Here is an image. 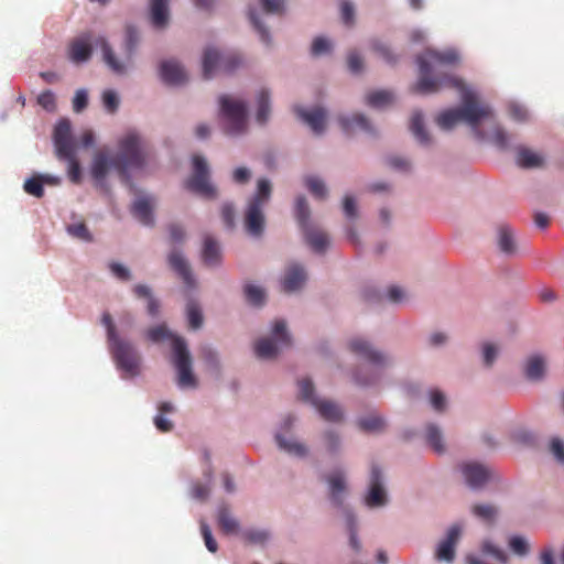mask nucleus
Wrapping results in <instances>:
<instances>
[{"label":"nucleus","mask_w":564,"mask_h":564,"mask_svg":"<svg viewBox=\"0 0 564 564\" xmlns=\"http://www.w3.org/2000/svg\"><path fill=\"white\" fill-rule=\"evenodd\" d=\"M459 61V55L454 50L437 52L427 50L419 55V80L411 87L414 94L430 95L440 91L443 88H455L462 93V106L448 109L438 115L436 122L443 130H451L458 122L468 123L478 134V124L481 120L489 119L492 111L489 106L478 101L476 94L466 88L464 82L453 75L444 72L443 75L432 77V70L438 66H453Z\"/></svg>","instance_id":"obj_1"},{"label":"nucleus","mask_w":564,"mask_h":564,"mask_svg":"<svg viewBox=\"0 0 564 564\" xmlns=\"http://www.w3.org/2000/svg\"><path fill=\"white\" fill-rule=\"evenodd\" d=\"M148 155L140 137L135 132H129L119 141V153L115 158H109L104 151L95 154L91 175L97 182L102 183L109 169L113 167L121 178L128 182V170L142 167Z\"/></svg>","instance_id":"obj_2"},{"label":"nucleus","mask_w":564,"mask_h":564,"mask_svg":"<svg viewBox=\"0 0 564 564\" xmlns=\"http://www.w3.org/2000/svg\"><path fill=\"white\" fill-rule=\"evenodd\" d=\"M147 336L152 343H160L165 339L172 341L173 365L177 371V384L181 388H196L197 380L192 370V358L186 341L182 337L172 334L163 324L149 328Z\"/></svg>","instance_id":"obj_3"},{"label":"nucleus","mask_w":564,"mask_h":564,"mask_svg":"<svg viewBox=\"0 0 564 564\" xmlns=\"http://www.w3.org/2000/svg\"><path fill=\"white\" fill-rule=\"evenodd\" d=\"M139 41L140 36L138 30L132 25H127L124 39V61L117 59L111 46L102 36H99L95 40V46L100 48L102 53V59L107 66L113 73L121 75L126 73L127 65L131 62Z\"/></svg>","instance_id":"obj_4"},{"label":"nucleus","mask_w":564,"mask_h":564,"mask_svg":"<svg viewBox=\"0 0 564 564\" xmlns=\"http://www.w3.org/2000/svg\"><path fill=\"white\" fill-rule=\"evenodd\" d=\"M271 196V183L265 178L258 181L256 194L248 203L245 225L247 231L252 236H260L264 228L263 207Z\"/></svg>","instance_id":"obj_5"},{"label":"nucleus","mask_w":564,"mask_h":564,"mask_svg":"<svg viewBox=\"0 0 564 564\" xmlns=\"http://www.w3.org/2000/svg\"><path fill=\"white\" fill-rule=\"evenodd\" d=\"M272 337L261 338L254 344V352L258 358H275L281 349L291 346V337L284 321H276L274 323Z\"/></svg>","instance_id":"obj_6"},{"label":"nucleus","mask_w":564,"mask_h":564,"mask_svg":"<svg viewBox=\"0 0 564 564\" xmlns=\"http://www.w3.org/2000/svg\"><path fill=\"white\" fill-rule=\"evenodd\" d=\"M219 104L220 113L227 121L226 132L229 134L243 132L247 126L246 104L229 96H220Z\"/></svg>","instance_id":"obj_7"},{"label":"nucleus","mask_w":564,"mask_h":564,"mask_svg":"<svg viewBox=\"0 0 564 564\" xmlns=\"http://www.w3.org/2000/svg\"><path fill=\"white\" fill-rule=\"evenodd\" d=\"M109 344L117 367L129 377L137 376L140 370V356L134 346L119 337Z\"/></svg>","instance_id":"obj_8"},{"label":"nucleus","mask_w":564,"mask_h":564,"mask_svg":"<svg viewBox=\"0 0 564 564\" xmlns=\"http://www.w3.org/2000/svg\"><path fill=\"white\" fill-rule=\"evenodd\" d=\"M241 58L234 53L220 54L214 47H207L203 56V75L205 79L213 77L216 70L231 73L241 65Z\"/></svg>","instance_id":"obj_9"},{"label":"nucleus","mask_w":564,"mask_h":564,"mask_svg":"<svg viewBox=\"0 0 564 564\" xmlns=\"http://www.w3.org/2000/svg\"><path fill=\"white\" fill-rule=\"evenodd\" d=\"M186 187L204 198L213 199L217 196L216 187L209 183L208 166L204 158H193V174L187 180Z\"/></svg>","instance_id":"obj_10"},{"label":"nucleus","mask_w":564,"mask_h":564,"mask_svg":"<svg viewBox=\"0 0 564 564\" xmlns=\"http://www.w3.org/2000/svg\"><path fill=\"white\" fill-rule=\"evenodd\" d=\"M54 144L58 158H72L75 152V145L72 138L70 122L67 119L58 121L54 129Z\"/></svg>","instance_id":"obj_11"},{"label":"nucleus","mask_w":564,"mask_h":564,"mask_svg":"<svg viewBox=\"0 0 564 564\" xmlns=\"http://www.w3.org/2000/svg\"><path fill=\"white\" fill-rule=\"evenodd\" d=\"M350 350L361 357L375 367L382 368L387 366L388 358L377 350L369 341L362 338H354L349 343Z\"/></svg>","instance_id":"obj_12"},{"label":"nucleus","mask_w":564,"mask_h":564,"mask_svg":"<svg viewBox=\"0 0 564 564\" xmlns=\"http://www.w3.org/2000/svg\"><path fill=\"white\" fill-rule=\"evenodd\" d=\"M387 496L382 486V473L376 465L371 467L370 488L366 497V505L370 508L381 507L386 505Z\"/></svg>","instance_id":"obj_13"},{"label":"nucleus","mask_w":564,"mask_h":564,"mask_svg":"<svg viewBox=\"0 0 564 564\" xmlns=\"http://www.w3.org/2000/svg\"><path fill=\"white\" fill-rule=\"evenodd\" d=\"M93 35L87 32L74 39L68 46V56L74 63H83L90 58Z\"/></svg>","instance_id":"obj_14"},{"label":"nucleus","mask_w":564,"mask_h":564,"mask_svg":"<svg viewBox=\"0 0 564 564\" xmlns=\"http://www.w3.org/2000/svg\"><path fill=\"white\" fill-rule=\"evenodd\" d=\"M462 528L458 524L452 525L446 538L438 544L436 558L438 561L452 562L455 557V545L459 540Z\"/></svg>","instance_id":"obj_15"},{"label":"nucleus","mask_w":564,"mask_h":564,"mask_svg":"<svg viewBox=\"0 0 564 564\" xmlns=\"http://www.w3.org/2000/svg\"><path fill=\"white\" fill-rule=\"evenodd\" d=\"M297 117L304 121L316 134L324 132L326 127V111L325 109L317 107L312 110H305L301 107L294 108Z\"/></svg>","instance_id":"obj_16"},{"label":"nucleus","mask_w":564,"mask_h":564,"mask_svg":"<svg viewBox=\"0 0 564 564\" xmlns=\"http://www.w3.org/2000/svg\"><path fill=\"white\" fill-rule=\"evenodd\" d=\"M462 473L466 482L471 488L484 486L490 477L489 468L478 463L464 464L462 466Z\"/></svg>","instance_id":"obj_17"},{"label":"nucleus","mask_w":564,"mask_h":564,"mask_svg":"<svg viewBox=\"0 0 564 564\" xmlns=\"http://www.w3.org/2000/svg\"><path fill=\"white\" fill-rule=\"evenodd\" d=\"M325 480L328 484L330 501L336 507H340L347 488L344 473L341 470H334L326 476Z\"/></svg>","instance_id":"obj_18"},{"label":"nucleus","mask_w":564,"mask_h":564,"mask_svg":"<svg viewBox=\"0 0 564 564\" xmlns=\"http://www.w3.org/2000/svg\"><path fill=\"white\" fill-rule=\"evenodd\" d=\"M304 235L305 242L314 252L323 253L329 245L328 235L315 227L313 224L301 229Z\"/></svg>","instance_id":"obj_19"},{"label":"nucleus","mask_w":564,"mask_h":564,"mask_svg":"<svg viewBox=\"0 0 564 564\" xmlns=\"http://www.w3.org/2000/svg\"><path fill=\"white\" fill-rule=\"evenodd\" d=\"M160 75L169 85H182L187 80L184 68L175 61H164L160 66Z\"/></svg>","instance_id":"obj_20"},{"label":"nucleus","mask_w":564,"mask_h":564,"mask_svg":"<svg viewBox=\"0 0 564 564\" xmlns=\"http://www.w3.org/2000/svg\"><path fill=\"white\" fill-rule=\"evenodd\" d=\"M167 260L171 269L182 278L187 286L193 288L195 285V281L189 264L183 254L174 250L169 254Z\"/></svg>","instance_id":"obj_21"},{"label":"nucleus","mask_w":564,"mask_h":564,"mask_svg":"<svg viewBox=\"0 0 564 564\" xmlns=\"http://www.w3.org/2000/svg\"><path fill=\"white\" fill-rule=\"evenodd\" d=\"M306 281V273L304 269L299 264L291 265L284 275L282 281L283 291L291 293L297 291Z\"/></svg>","instance_id":"obj_22"},{"label":"nucleus","mask_w":564,"mask_h":564,"mask_svg":"<svg viewBox=\"0 0 564 564\" xmlns=\"http://www.w3.org/2000/svg\"><path fill=\"white\" fill-rule=\"evenodd\" d=\"M517 164L522 169H538L544 165L542 154L525 147H519L516 156Z\"/></svg>","instance_id":"obj_23"},{"label":"nucleus","mask_w":564,"mask_h":564,"mask_svg":"<svg viewBox=\"0 0 564 564\" xmlns=\"http://www.w3.org/2000/svg\"><path fill=\"white\" fill-rule=\"evenodd\" d=\"M339 123L343 131L347 134H351L356 129L362 130L365 132H372V127L368 119L362 115H354L352 117H340Z\"/></svg>","instance_id":"obj_24"},{"label":"nucleus","mask_w":564,"mask_h":564,"mask_svg":"<svg viewBox=\"0 0 564 564\" xmlns=\"http://www.w3.org/2000/svg\"><path fill=\"white\" fill-rule=\"evenodd\" d=\"M203 261L208 267H217L221 261V252L218 242L210 236H206L203 246Z\"/></svg>","instance_id":"obj_25"},{"label":"nucleus","mask_w":564,"mask_h":564,"mask_svg":"<svg viewBox=\"0 0 564 564\" xmlns=\"http://www.w3.org/2000/svg\"><path fill=\"white\" fill-rule=\"evenodd\" d=\"M133 216L143 225L153 224L152 204L149 197H141L137 199L131 208Z\"/></svg>","instance_id":"obj_26"},{"label":"nucleus","mask_w":564,"mask_h":564,"mask_svg":"<svg viewBox=\"0 0 564 564\" xmlns=\"http://www.w3.org/2000/svg\"><path fill=\"white\" fill-rule=\"evenodd\" d=\"M151 21L158 29H163L169 23L167 0H151Z\"/></svg>","instance_id":"obj_27"},{"label":"nucleus","mask_w":564,"mask_h":564,"mask_svg":"<svg viewBox=\"0 0 564 564\" xmlns=\"http://www.w3.org/2000/svg\"><path fill=\"white\" fill-rule=\"evenodd\" d=\"M313 405L319 415L326 421L337 422L343 417L341 409L334 402L327 400H313Z\"/></svg>","instance_id":"obj_28"},{"label":"nucleus","mask_w":564,"mask_h":564,"mask_svg":"<svg viewBox=\"0 0 564 564\" xmlns=\"http://www.w3.org/2000/svg\"><path fill=\"white\" fill-rule=\"evenodd\" d=\"M545 371L544 359L540 356L530 357L524 367V372L530 380H540Z\"/></svg>","instance_id":"obj_29"},{"label":"nucleus","mask_w":564,"mask_h":564,"mask_svg":"<svg viewBox=\"0 0 564 564\" xmlns=\"http://www.w3.org/2000/svg\"><path fill=\"white\" fill-rule=\"evenodd\" d=\"M217 519L219 528L224 533L234 534L238 532L239 523L230 514L229 509L227 507L219 508Z\"/></svg>","instance_id":"obj_30"},{"label":"nucleus","mask_w":564,"mask_h":564,"mask_svg":"<svg viewBox=\"0 0 564 564\" xmlns=\"http://www.w3.org/2000/svg\"><path fill=\"white\" fill-rule=\"evenodd\" d=\"M257 121L264 124L270 116V94L265 89H261L257 96Z\"/></svg>","instance_id":"obj_31"},{"label":"nucleus","mask_w":564,"mask_h":564,"mask_svg":"<svg viewBox=\"0 0 564 564\" xmlns=\"http://www.w3.org/2000/svg\"><path fill=\"white\" fill-rule=\"evenodd\" d=\"M275 440H276L279 447L291 455H294L297 457H304L307 455V452H308L307 447L302 443H299V442L292 441V440H286L285 437L281 436V435H276Z\"/></svg>","instance_id":"obj_32"},{"label":"nucleus","mask_w":564,"mask_h":564,"mask_svg":"<svg viewBox=\"0 0 564 564\" xmlns=\"http://www.w3.org/2000/svg\"><path fill=\"white\" fill-rule=\"evenodd\" d=\"M425 437L429 445L438 454L445 452V444L440 427L435 424H429L425 431Z\"/></svg>","instance_id":"obj_33"},{"label":"nucleus","mask_w":564,"mask_h":564,"mask_svg":"<svg viewBox=\"0 0 564 564\" xmlns=\"http://www.w3.org/2000/svg\"><path fill=\"white\" fill-rule=\"evenodd\" d=\"M295 218L301 227L312 225L310 206L303 196H299L295 202Z\"/></svg>","instance_id":"obj_34"},{"label":"nucleus","mask_w":564,"mask_h":564,"mask_svg":"<svg viewBox=\"0 0 564 564\" xmlns=\"http://www.w3.org/2000/svg\"><path fill=\"white\" fill-rule=\"evenodd\" d=\"M410 129L420 143H422V144L430 143V137H429V133L424 129L423 116L421 112L413 113V116L411 118Z\"/></svg>","instance_id":"obj_35"},{"label":"nucleus","mask_w":564,"mask_h":564,"mask_svg":"<svg viewBox=\"0 0 564 564\" xmlns=\"http://www.w3.org/2000/svg\"><path fill=\"white\" fill-rule=\"evenodd\" d=\"M499 248L502 252L508 254H513L516 252L513 235L508 226H501L499 228Z\"/></svg>","instance_id":"obj_36"},{"label":"nucleus","mask_w":564,"mask_h":564,"mask_svg":"<svg viewBox=\"0 0 564 564\" xmlns=\"http://www.w3.org/2000/svg\"><path fill=\"white\" fill-rule=\"evenodd\" d=\"M475 517L487 523H492L498 514V510L492 505H475L471 508Z\"/></svg>","instance_id":"obj_37"},{"label":"nucleus","mask_w":564,"mask_h":564,"mask_svg":"<svg viewBox=\"0 0 564 564\" xmlns=\"http://www.w3.org/2000/svg\"><path fill=\"white\" fill-rule=\"evenodd\" d=\"M393 101V95L388 90H378L368 94L367 104L375 108H382Z\"/></svg>","instance_id":"obj_38"},{"label":"nucleus","mask_w":564,"mask_h":564,"mask_svg":"<svg viewBox=\"0 0 564 564\" xmlns=\"http://www.w3.org/2000/svg\"><path fill=\"white\" fill-rule=\"evenodd\" d=\"M359 427L366 432H381L386 427L384 420L379 415H369L359 420Z\"/></svg>","instance_id":"obj_39"},{"label":"nucleus","mask_w":564,"mask_h":564,"mask_svg":"<svg viewBox=\"0 0 564 564\" xmlns=\"http://www.w3.org/2000/svg\"><path fill=\"white\" fill-rule=\"evenodd\" d=\"M188 325L192 329H198L203 325V314L198 304L194 301L186 306Z\"/></svg>","instance_id":"obj_40"},{"label":"nucleus","mask_w":564,"mask_h":564,"mask_svg":"<svg viewBox=\"0 0 564 564\" xmlns=\"http://www.w3.org/2000/svg\"><path fill=\"white\" fill-rule=\"evenodd\" d=\"M305 184L314 197L318 199L326 198L327 188L322 180L315 176H308L305 178Z\"/></svg>","instance_id":"obj_41"},{"label":"nucleus","mask_w":564,"mask_h":564,"mask_svg":"<svg viewBox=\"0 0 564 564\" xmlns=\"http://www.w3.org/2000/svg\"><path fill=\"white\" fill-rule=\"evenodd\" d=\"M245 295L247 301L254 306H261L265 301L264 291L253 284H247L245 286Z\"/></svg>","instance_id":"obj_42"},{"label":"nucleus","mask_w":564,"mask_h":564,"mask_svg":"<svg viewBox=\"0 0 564 564\" xmlns=\"http://www.w3.org/2000/svg\"><path fill=\"white\" fill-rule=\"evenodd\" d=\"M70 236L83 241H91L93 237L85 223H76L67 226Z\"/></svg>","instance_id":"obj_43"},{"label":"nucleus","mask_w":564,"mask_h":564,"mask_svg":"<svg viewBox=\"0 0 564 564\" xmlns=\"http://www.w3.org/2000/svg\"><path fill=\"white\" fill-rule=\"evenodd\" d=\"M23 188L28 194L37 198H41L44 195L43 180L41 176L26 180Z\"/></svg>","instance_id":"obj_44"},{"label":"nucleus","mask_w":564,"mask_h":564,"mask_svg":"<svg viewBox=\"0 0 564 564\" xmlns=\"http://www.w3.org/2000/svg\"><path fill=\"white\" fill-rule=\"evenodd\" d=\"M61 159L68 162L69 180L73 183L78 184L82 180V171H80L79 162L76 159L75 152L72 153V158H61Z\"/></svg>","instance_id":"obj_45"},{"label":"nucleus","mask_w":564,"mask_h":564,"mask_svg":"<svg viewBox=\"0 0 564 564\" xmlns=\"http://www.w3.org/2000/svg\"><path fill=\"white\" fill-rule=\"evenodd\" d=\"M262 9L268 14H282L285 9V0H259Z\"/></svg>","instance_id":"obj_46"},{"label":"nucleus","mask_w":564,"mask_h":564,"mask_svg":"<svg viewBox=\"0 0 564 564\" xmlns=\"http://www.w3.org/2000/svg\"><path fill=\"white\" fill-rule=\"evenodd\" d=\"M299 388H300V395L301 399L311 402L313 404V400H318L314 395V386L313 382L310 379H303L299 381Z\"/></svg>","instance_id":"obj_47"},{"label":"nucleus","mask_w":564,"mask_h":564,"mask_svg":"<svg viewBox=\"0 0 564 564\" xmlns=\"http://www.w3.org/2000/svg\"><path fill=\"white\" fill-rule=\"evenodd\" d=\"M37 104L46 111H54L56 109V99L52 90H44L37 97Z\"/></svg>","instance_id":"obj_48"},{"label":"nucleus","mask_w":564,"mask_h":564,"mask_svg":"<svg viewBox=\"0 0 564 564\" xmlns=\"http://www.w3.org/2000/svg\"><path fill=\"white\" fill-rule=\"evenodd\" d=\"M347 517V527H348V530H349V543H350V546L355 550V551H359L360 550V543L357 539V531H356V519L354 517V514L351 512H347L346 514Z\"/></svg>","instance_id":"obj_49"},{"label":"nucleus","mask_w":564,"mask_h":564,"mask_svg":"<svg viewBox=\"0 0 564 564\" xmlns=\"http://www.w3.org/2000/svg\"><path fill=\"white\" fill-rule=\"evenodd\" d=\"M341 20L346 25H352L355 21V8L348 0L340 2Z\"/></svg>","instance_id":"obj_50"},{"label":"nucleus","mask_w":564,"mask_h":564,"mask_svg":"<svg viewBox=\"0 0 564 564\" xmlns=\"http://www.w3.org/2000/svg\"><path fill=\"white\" fill-rule=\"evenodd\" d=\"M200 532L205 542L207 550L212 553H215L218 550V545L216 540L213 536L212 530L205 522L200 523Z\"/></svg>","instance_id":"obj_51"},{"label":"nucleus","mask_w":564,"mask_h":564,"mask_svg":"<svg viewBox=\"0 0 564 564\" xmlns=\"http://www.w3.org/2000/svg\"><path fill=\"white\" fill-rule=\"evenodd\" d=\"M249 19L253 25V28L257 30V32L259 33L261 40L269 44L270 42V34H269V31L265 29V26L261 23V21L259 20V18L257 17L256 12L253 10H250L249 11Z\"/></svg>","instance_id":"obj_52"},{"label":"nucleus","mask_w":564,"mask_h":564,"mask_svg":"<svg viewBox=\"0 0 564 564\" xmlns=\"http://www.w3.org/2000/svg\"><path fill=\"white\" fill-rule=\"evenodd\" d=\"M372 47L387 63L394 64L397 62V57L384 43L375 41Z\"/></svg>","instance_id":"obj_53"},{"label":"nucleus","mask_w":564,"mask_h":564,"mask_svg":"<svg viewBox=\"0 0 564 564\" xmlns=\"http://www.w3.org/2000/svg\"><path fill=\"white\" fill-rule=\"evenodd\" d=\"M243 536L249 543L252 544H263L269 539V534L262 530L246 531Z\"/></svg>","instance_id":"obj_54"},{"label":"nucleus","mask_w":564,"mask_h":564,"mask_svg":"<svg viewBox=\"0 0 564 564\" xmlns=\"http://www.w3.org/2000/svg\"><path fill=\"white\" fill-rule=\"evenodd\" d=\"M491 140L500 149L509 148V134L500 127L495 129Z\"/></svg>","instance_id":"obj_55"},{"label":"nucleus","mask_w":564,"mask_h":564,"mask_svg":"<svg viewBox=\"0 0 564 564\" xmlns=\"http://www.w3.org/2000/svg\"><path fill=\"white\" fill-rule=\"evenodd\" d=\"M330 47L332 45L328 40L324 37H316L312 44V54L314 56L326 54L330 51Z\"/></svg>","instance_id":"obj_56"},{"label":"nucleus","mask_w":564,"mask_h":564,"mask_svg":"<svg viewBox=\"0 0 564 564\" xmlns=\"http://www.w3.org/2000/svg\"><path fill=\"white\" fill-rule=\"evenodd\" d=\"M510 549L519 555H525L529 551L528 542L521 536H513L509 541Z\"/></svg>","instance_id":"obj_57"},{"label":"nucleus","mask_w":564,"mask_h":564,"mask_svg":"<svg viewBox=\"0 0 564 564\" xmlns=\"http://www.w3.org/2000/svg\"><path fill=\"white\" fill-rule=\"evenodd\" d=\"M102 102L109 112H115L119 106V99L115 91L106 90L102 95Z\"/></svg>","instance_id":"obj_58"},{"label":"nucleus","mask_w":564,"mask_h":564,"mask_svg":"<svg viewBox=\"0 0 564 564\" xmlns=\"http://www.w3.org/2000/svg\"><path fill=\"white\" fill-rule=\"evenodd\" d=\"M508 111H509L510 117L513 120L519 121V122L527 121L529 118L528 110L520 105H516V104L510 105L508 108Z\"/></svg>","instance_id":"obj_59"},{"label":"nucleus","mask_w":564,"mask_h":564,"mask_svg":"<svg viewBox=\"0 0 564 564\" xmlns=\"http://www.w3.org/2000/svg\"><path fill=\"white\" fill-rule=\"evenodd\" d=\"M88 105V96L84 89H79L76 91L75 97L73 99V109L75 112L83 111Z\"/></svg>","instance_id":"obj_60"},{"label":"nucleus","mask_w":564,"mask_h":564,"mask_svg":"<svg viewBox=\"0 0 564 564\" xmlns=\"http://www.w3.org/2000/svg\"><path fill=\"white\" fill-rule=\"evenodd\" d=\"M482 552L486 553V554L492 555L495 558H497L501 563H506L507 562L506 553L502 550H500L497 546H495L492 543L488 542V541L484 542V544H482Z\"/></svg>","instance_id":"obj_61"},{"label":"nucleus","mask_w":564,"mask_h":564,"mask_svg":"<svg viewBox=\"0 0 564 564\" xmlns=\"http://www.w3.org/2000/svg\"><path fill=\"white\" fill-rule=\"evenodd\" d=\"M347 64L350 72L357 74L361 72L364 67V62L361 56L357 52H350L347 57Z\"/></svg>","instance_id":"obj_62"},{"label":"nucleus","mask_w":564,"mask_h":564,"mask_svg":"<svg viewBox=\"0 0 564 564\" xmlns=\"http://www.w3.org/2000/svg\"><path fill=\"white\" fill-rule=\"evenodd\" d=\"M109 269L115 276H117L118 279H120L122 281H128L131 279V273H130L129 269L123 267L120 263L111 262L109 264Z\"/></svg>","instance_id":"obj_63"},{"label":"nucleus","mask_w":564,"mask_h":564,"mask_svg":"<svg viewBox=\"0 0 564 564\" xmlns=\"http://www.w3.org/2000/svg\"><path fill=\"white\" fill-rule=\"evenodd\" d=\"M550 449L560 463H564V444L560 438H552Z\"/></svg>","instance_id":"obj_64"}]
</instances>
